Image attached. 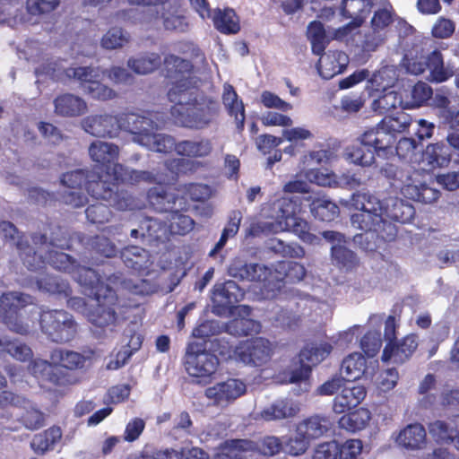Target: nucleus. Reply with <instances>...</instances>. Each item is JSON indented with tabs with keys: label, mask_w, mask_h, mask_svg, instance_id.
I'll return each mask as SVG.
<instances>
[{
	"label": "nucleus",
	"mask_w": 459,
	"mask_h": 459,
	"mask_svg": "<svg viewBox=\"0 0 459 459\" xmlns=\"http://www.w3.org/2000/svg\"><path fill=\"white\" fill-rule=\"evenodd\" d=\"M63 186L67 187L61 195V201L73 208L84 206L87 196L82 189L97 200H104L117 210L126 211L132 205L133 200L126 192L118 190L122 180H116L112 171L91 169H75L64 173L60 178Z\"/></svg>",
	"instance_id": "obj_1"
},
{
	"label": "nucleus",
	"mask_w": 459,
	"mask_h": 459,
	"mask_svg": "<svg viewBox=\"0 0 459 459\" xmlns=\"http://www.w3.org/2000/svg\"><path fill=\"white\" fill-rule=\"evenodd\" d=\"M51 361L33 359L29 365L30 372L39 380L56 386H66L77 382L73 373L84 367L86 358L74 351L54 349L49 356Z\"/></svg>",
	"instance_id": "obj_2"
},
{
	"label": "nucleus",
	"mask_w": 459,
	"mask_h": 459,
	"mask_svg": "<svg viewBox=\"0 0 459 459\" xmlns=\"http://www.w3.org/2000/svg\"><path fill=\"white\" fill-rule=\"evenodd\" d=\"M411 122V117L404 111H399L394 116H385L376 126L365 130L360 134L359 143L365 147L374 149L377 156L387 157L393 154L397 141L396 134L407 131Z\"/></svg>",
	"instance_id": "obj_3"
},
{
	"label": "nucleus",
	"mask_w": 459,
	"mask_h": 459,
	"mask_svg": "<svg viewBox=\"0 0 459 459\" xmlns=\"http://www.w3.org/2000/svg\"><path fill=\"white\" fill-rule=\"evenodd\" d=\"M212 349L222 357L233 358L238 362L253 367L267 364L273 354V343L264 337H252L240 341L233 347L224 337H214Z\"/></svg>",
	"instance_id": "obj_4"
},
{
	"label": "nucleus",
	"mask_w": 459,
	"mask_h": 459,
	"mask_svg": "<svg viewBox=\"0 0 459 459\" xmlns=\"http://www.w3.org/2000/svg\"><path fill=\"white\" fill-rule=\"evenodd\" d=\"M185 96H180L178 101H171L174 105L170 108V115L174 122L188 129L202 130L210 126L219 113V103L211 97L188 98L183 101Z\"/></svg>",
	"instance_id": "obj_5"
},
{
	"label": "nucleus",
	"mask_w": 459,
	"mask_h": 459,
	"mask_svg": "<svg viewBox=\"0 0 459 459\" xmlns=\"http://www.w3.org/2000/svg\"><path fill=\"white\" fill-rule=\"evenodd\" d=\"M39 326L48 341L65 343L75 337L78 325L64 309H47L40 313Z\"/></svg>",
	"instance_id": "obj_6"
},
{
	"label": "nucleus",
	"mask_w": 459,
	"mask_h": 459,
	"mask_svg": "<svg viewBox=\"0 0 459 459\" xmlns=\"http://www.w3.org/2000/svg\"><path fill=\"white\" fill-rule=\"evenodd\" d=\"M163 65L165 77L172 81L168 99L169 101H178L180 96H185L191 89L194 65L191 61L173 54L165 56Z\"/></svg>",
	"instance_id": "obj_7"
},
{
	"label": "nucleus",
	"mask_w": 459,
	"mask_h": 459,
	"mask_svg": "<svg viewBox=\"0 0 459 459\" xmlns=\"http://www.w3.org/2000/svg\"><path fill=\"white\" fill-rule=\"evenodd\" d=\"M94 299L97 302L96 306L88 311L87 317L91 324L100 328L115 325L117 315L125 313L123 308L132 307L130 304H121L118 295L113 289H102V292H99Z\"/></svg>",
	"instance_id": "obj_8"
},
{
	"label": "nucleus",
	"mask_w": 459,
	"mask_h": 459,
	"mask_svg": "<svg viewBox=\"0 0 459 459\" xmlns=\"http://www.w3.org/2000/svg\"><path fill=\"white\" fill-rule=\"evenodd\" d=\"M212 141L204 137L198 140L179 141L176 147V153L178 156L191 159L206 158L212 154ZM195 165L194 161L184 158H174L165 161L166 169L176 175L185 173Z\"/></svg>",
	"instance_id": "obj_9"
},
{
	"label": "nucleus",
	"mask_w": 459,
	"mask_h": 459,
	"mask_svg": "<svg viewBox=\"0 0 459 459\" xmlns=\"http://www.w3.org/2000/svg\"><path fill=\"white\" fill-rule=\"evenodd\" d=\"M105 73L91 66L68 67L65 70L68 78L76 80L85 93L99 100H113L117 96L114 90L100 82L101 74Z\"/></svg>",
	"instance_id": "obj_10"
},
{
	"label": "nucleus",
	"mask_w": 459,
	"mask_h": 459,
	"mask_svg": "<svg viewBox=\"0 0 459 459\" xmlns=\"http://www.w3.org/2000/svg\"><path fill=\"white\" fill-rule=\"evenodd\" d=\"M219 359L213 353L205 351L204 343L192 342L186 348L185 368L193 377H209L214 374Z\"/></svg>",
	"instance_id": "obj_11"
},
{
	"label": "nucleus",
	"mask_w": 459,
	"mask_h": 459,
	"mask_svg": "<svg viewBox=\"0 0 459 459\" xmlns=\"http://www.w3.org/2000/svg\"><path fill=\"white\" fill-rule=\"evenodd\" d=\"M22 264L31 272L41 271L49 264L56 270L71 274L76 269L77 261L64 252L48 250L43 255L33 248L30 254L24 255Z\"/></svg>",
	"instance_id": "obj_12"
},
{
	"label": "nucleus",
	"mask_w": 459,
	"mask_h": 459,
	"mask_svg": "<svg viewBox=\"0 0 459 459\" xmlns=\"http://www.w3.org/2000/svg\"><path fill=\"white\" fill-rule=\"evenodd\" d=\"M31 297L16 291L3 293L1 302L4 310V324L13 332L27 334L29 325L23 323L19 316L20 311L30 303Z\"/></svg>",
	"instance_id": "obj_13"
},
{
	"label": "nucleus",
	"mask_w": 459,
	"mask_h": 459,
	"mask_svg": "<svg viewBox=\"0 0 459 459\" xmlns=\"http://www.w3.org/2000/svg\"><path fill=\"white\" fill-rule=\"evenodd\" d=\"M353 227L365 232H376L383 240L392 241L397 235L396 227L384 214L358 211L351 216Z\"/></svg>",
	"instance_id": "obj_14"
},
{
	"label": "nucleus",
	"mask_w": 459,
	"mask_h": 459,
	"mask_svg": "<svg viewBox=\"0 0 459 459\" xmlns=\"http://www.w3.org/2000/svg\"><path fill=\"white\" fill-rule=\"evenodd\" d=\"M279 218L287 228L296 234L303 242L318 244L320 238L313 232L311 225L304 219L296 216L295 204L291 200L284 199L279 211Z\"/></svg>",
	"instance_id": "obj_15"
},
{
	"label": "nucleus",
	"mask_w": 459,
	"mask_h": 459,
	"mask_svg": "<svg viewBox=\"0 0 459 459\" xmlns=\"http://www.w3.org/2000/svg\"><path fill=\"white\" fill-rule=\"evenodd\" d=\"M150 206L158 212H169L173 209H186V204L178 191L171 192L167 184L158 183L147 191Z\"/></svg>",
	"instance_id": "obj_16"
},
{
	"label": "nucleus",
	"mask_w": 459,
	"mask_h": 459,
	"mask_svg": "<svg viewBox=\"0 0 459 459\" xmlns=\"http://www.w3.org/2000/svg\"><path fill=\"white\" fill-rule=\"evenodd\" d=\"M38 288L45 292L67 299V306L74 310L83 312L86 308V301L81 297H71L72 289L69 283L54 275L46 274L36 280Z\"/></svg>",
	"instance_id": "obj_17"
},
{
	"label": "nucleus",
	"mask_w": 459,
	"mask_h": 459,
	"mask_svg": "<svg viewBox=\"0 0 459 459\" xmlns=\"http://www.w3.org/2000/svg\"><path fill=\"white\" fill-rule=\"evenodd\" d=\"M30 239L37 248L44 246H50L63 250H70L72 248V238L68 231L59 225L52 223L48 224L44 228V231L33 232Z\"/></svg>",
	"instance_id": "obj_18"
},
{
	"label": "nucleus",
	"mask_w": 459,
	"mask_h": 459,
	"mask_svg": "<svg viewBox=\"0 0 459 459\" xmlns=\"http://www.w3.org/2000/svg\"><path fill=\"white\" fill-rule=\"evenodd\" d=\"M82 128L95 137H114L119 132L117 116L110 114H95L85 117L81 121Z\"/></svg>",
	"instance_id": "obj_19"
},
{
	"label": "nucleus",
	"mask_w": 459,
	"mask_h": 459,
	"mask_svg": "<svg viewBox=\"0 0 459 459\" xmlns=\"http://www.w3.org/2000/svg\"><path fill=\"white\" fill-rule=\"evenodd\" d=\"M244 297V292L234 281L215 284L212 292L214 310L218 314L231 310Z\"/></svg>",
	"instance_id": "obj_20"
},
{
	"label": "nucleus",
	"mask_w": 459,
	"mask_h": 459,
	"mask_svg": "<svg viewBox=\"0 0 459 459\" xmlns=\"http://www.w3.org/2000/svg\"><path fill=\"white\" fill-rule=\"evenodd\" d=\"M89 155L95 162L92 169L107 170V174H108V170L114 173V168L117 165H121L117 162L119 149L114 143L95 141L89 147Z\"/></svg>",
	"instance_id": "obj_21"
},
{
	"label": "nucleus",
	"mask_w": 459,
	"mask_h": 459,
	"mask_svg": "<svg viewBox=\"0 0 459 459\" xmlns=\"http://www.w3.org/2000/svg\"><path fill=\"white\" fill-rule=\"evenodd\" d=\"M247 391L244 382L238 379H228L205 389V396L216 405L235 401Z\"/></svg>",
	"instance_id": "obj_22"
},
{
	"label": "nucleus",
	"mask_w": 459,
	"mask_h": 459,
	"mask_svg": "<svg viewBox=\"0 0 459 459\" xmlns=\"http://www.w3.org/2000/svg\"><path fill=\"white\" fill-rule=\"evenodd\" d=\"M418 347V335L407 334L398 342H387L382 353V361L391 359L396 364H403L408 360Z\"/></svg>",
	"instance_id": "obj_23"
},
{
	"label": "nucleus",
	"mask_w": 459,
	"mask_h": 459,
	"mask_svg": "<svg viewBox=\"0 0 459 459\" xmlns=\"http://www.w3.org/2000/svg\"><path fill=\"white\" fill-rule=\"evenodd\" d=\"M117 120L119 130L136 135L140 143L145 137V134H149L156 127V124L151 117L134 112L122 113L117 117Z\"/></svg>",
	"instance_id": "obj_24"
},
{
	"label": "nucleus",
	"mask_w": 459,
	"mask_h": 459,
	"mask_svg": "<svg viewBox=\"0 0 459 459\" xmlns=\"http://www.w3.org/2000/svg\"><path fill=\"white\" fill-rule=\"evenodd\" d=\"M451 156L449 147L444 143H430L422 152L420 169L432 172L436 169L447 167L451 161Z\"/></svg>",
	"instance_id": "obj_25"
},
{
	"label": "nucleus",
	"mask_w": 459,
	"mask_h": 459,
	"mask_svg": "<svg viewBox=\"0 0 459 459\" xmlns=\"http://www.w3.org/2000/svg\"><path fill=\"white\" fill-rule=\"evenodd\" d=\"M228 273L231 277L241 281H264L267 278L268 268L257 263L247 264L236 257L231 261Z\"/></svg>",
	"instance_id": "obj_26"
},
{
	"label": "nucleus",
	"mask_w": 459,
	"mask_h": 459,
	"mask_svg": "<svg viewBox=\"0 0 459 459\" xmlns=\"http://www.w3.org/2000/svg\"><path fill=\"white\" fill-rule=\"evenodd\" d=\"M367 395L365 386L354 385L345 386L333 399V409L335 413L342 414L358 407Z\"/></svg>",
	"instance_id": "obj_27"
},
{
	"label": "nucleus",
	"mask_w": 459,
	"mask_h": 459,
	"mask_svg": "<svg viewBox=\"0 0 459 459\" xmlns=\"http://www.w3.org/2000/svg\"><path fill=\"white\" fill-rule=\"evenodd\" d=\"M428 79L430 82H445L455 75V65L450 61L445 63L444 56L439 49H434L428 54Z\"/></svg>",
	"instance_id": "obj_28"
},
{
	"label": "nucleus",
	"mask_w": 459,
	"mask_h": 459,
	"mask_svg": "<svg viewBox=\"0 0 459 459\" xmlns=\"http://www.w3.org/2000/svg\"><path fill=\"white\" fill-rule=\"evenodd\" d=\"M428 79L430 82H445L455 75V65L450 61L445 63L444 56L439 49H434L428 54Z\"/></svg>",
	"instance_id": "obj_29"
},
{
	"label": "nucleus",
	"mask_w": 459,
	"mask_h": 459,
	"mask_svg": "<svg viewBox=\"0 0 459 459\" xmlns=\"http://www.w3.org/2000/svg\"><path fill=\"white\" fill-rule=\"evenodd\" d=\"M320 58L317 62L316 68L320 76L324 79H331L333 76L342 74L347 65L348 56L342 51H329L319 55Z\"/></svg>",
	"instance_id": "obj_30"
},
{
	"label": "nucleus",
	"mask_w": 459,
	"mask_h": 459,
	"mask_svg": "<svg viewBox=\"0 0 459 459\" xmlns=\"http://www.w3.org/2000/svg\"><path fill=\"white\" fill-rule=\"evenodd\" d=\"M429 432L437 442L459 445V413L448 419V421L435 420L428 426Z\"/></svg>",
	"instance_id": "obj_31"
},
{
	"label": "nucleus",
	"mask_w": 459,
	"mask_h": 459,
	"mask_svg": "<svg viewBox=\"0 0 459 459\" xmlns=\"http://www.w3.org/2000/svg\"><path fill=\"white\" fill-rule=\"evenodd\" d=\"M221 99L228 114L234 117L237 129L243 131L246 120L245 106L230 83H224Z\"/></svg>",
	"instance_id": "obj_32"
},
{
	"label": "nucleus",
	"mask_w": 459,
	"mask_h": 459,
	"mask_svg": "<svg viewBox=\"0 0 459 459\" xmlns=\"http://www.w3.org/2000/svg\"><path fill=\"white\" fill-rule=\"evenodd\" d=\"M55 112L66 117H75L83 115L88 108L86 101L74 94L64 93L54 100Z\"/></svg>",
	"instance_id": "obj_33"
},
{
	"label": "nucleus",
	"mask_w": 459,
	"mask_h": 459,
	"mask_svg": "<svg viewBox=\"0 0 459 459\" xmlns=\"http://www.w3.org/2000/svg\"><path fill=\"white\" fill-rule=\"evenodd\" d=\"M368 12L365 0H342V15L347 19H351L342 29L344 34H347L352 29L360 27L367 19Z\"/></svg>",
	"instance_id": "obj_34"
},
{
	"label": "nucleus",
	"mask_w": 459,
	"mask_h": 459,
	"mask_svg": "<svg viewBox=\"0 0 459 459\" xmlns=\"http://www.w3.org/2000/svg\"><path fill=\"white\" fill-rule=\"evenodd\" d=\"M399 446L410 450H420L427 444L425 428L420 423H412L403 429L396 437Z\"/></svg>",
	"instance_id": "obj_35"
},
{
	"label": "nucleus",
	"mask_w": 459,
	"mask_h": 459,
	"mask_svg": "<svg viewBox=\"0 0 459 459\" xmlns=\"http://www.w3.org/2000/svg\"><path fill=\"white\" fill-rule=\"evenodd\" d=\"M210 18L214 28L222 34H237L240 30L239 17L232 8H216L211 12Z\"/></svg>",
	"instance_id": "obj_36"
},
{
	"label": "nucleus",
	"mask_w": 459,
	"mask_h": 459,
	"mask_svg": "<svg viewBox=\"0 0 459 459\" xmlns=\"http://www.w3.org/2000/svg\"><path fill=\"white\" fill-rule=\"evenodd\" d=\"M80 285L86 287L91 290L93 298L98 296L99 290L102 289H112L105 283L101 276L91 267H86L77 263L76 269L71 273Z\"/></svg>",
	"instance_id": "obj_37"
},
{
	"label": "nucleus",
	"mask_w": 459,
	"mask_h": 459,
	"mask_svg": "<svg viewBox=\"0 0 459 459\" xmlns=\"http://www.w3.org/2000/svg\"><path fill=\"white\" fill-rule=\"evenodd\" d=\"M0 232L5 241L12 242L19 252V256L22 260L24 255L30 254L33 247L30 246L27 237L21 232L18 228L11 221H0Z\"/></svg>",
	"instance_id": "obj_38"
},
{
	"label": "nucleus",
	"mask_w": 459,
	"mask_h": 459,
	"mask_svg": "<svg viewBox=\"0 0 459 459\" xmlns=\"http://www.w3.org/2000/svg\"><path fill=\"white\" fill-rule=\"evenodd\" d=\"M254 449V443L247 439H230L222 443L213 459H246V454Z\"/></svg>",
	"instance_id": "obj_39"
},
{
	"label": "nucleus",
	"mask_w": 459,
	"mask_h": 459,
	"mask_svg": "<svg viewBox=\"0 0 459 459\" xmlns=\"http://www.w3.org/2000/svg\"><path fill=\"white\" fill-rule=\"evenodd\" d=\"M368 368L365 357L359 352H352L346 356L341 365V374L348 382L360 379Z\"/></svg>",
	"instance_id": "obj_40"
},
{
	"label": "nucleus",
	"mask_w": 459,
	"mask_h": 459,
	"mask_svg": "<svg viewBox=\"0 0 459 459\" xmlns=\"http://www.w3.org/2000/svg\"><path fill=\"white\" fill-rule=\"evenodd\" d=\"M415 215L414 207L403 199L394 198L384 209V218L402 224L409 223Z\"/></svg>",
	"instance_id": "obj_41"
},
{
	"label": "nucleus",
	"mask_w": 459,
	"mask_h": 459,
	"mask_svg": "<svg viewBox=\"0 0 459 459\" xmlns=\"http://www.w3.org/2000/svg\"><path fill=\"white\" fill-rule=\"evenodd\" d=\"M333 346L328 342H311L307 343L299 353V361L307 362L311 367L325 360L332 352Z\"/></svg>",
	"instance_id": "obj_42"
},
{
	"label": "nucleus",
	"mask_w": 459,
	"mask_h": 459,
	"mask_svg": "<svg viewBox=\"0 0 459 459\" xmlns=\"http://www.w3.org/2000/svg\"><path fill=\"white\" fill-rule=\"evenodd\" d=\"M329 429V420L326 417L312 415L300 421L297 426V433L307 437L309 441L325 435Z\"/></svg>",
	"instance_id": "obj_43"
},
{
	"label": "nucleus",
	"mask_w": 459,
	"mask_h": 459,
	"mask_svg": "<svg viewBox=\"0 0 459 459\" xmlns=\"http://www.w3.org/2000/svg\"><path fill=\"white\" fill-rule=\"evenodd\" d=\"M62 438V429L58 426H52L44 431L34 435L30 443L31 448L36 454L44 455L53 450L55 446Z\"/></svg>",
	"instance_id": "obj_44"
},
{
	"label": "nucleus",
	"mask_w": 459,
	"mask_h": 459,
	"mask_svg": "<svg viewBox=\"0 0 459 459\" xmlns=\"http://www.w3.org/2000/svg\"><path fill=\"white\" fill-rule=\"evenodd\" d=\"M401 192L404 197L422 204H432L440 196L438 190L429 186L427 184L407 183L401 186Z\"/></svg>",
	"instance_id": "obj_45"
},
{
	"label": "nucleus",
	"mask_w": 459,
	"mask_h": 459,
	"mask_svg": "<svg viewBox=\"0 0 459 459\" xmlns=\"http://www.w3.org/2000/svg\"><path fill=\"white\" fill-rule=\"evenodd\" d=\"M87 249L91 258L96 261L115 257L117 253L115 243L108 238L101 235L91 237L87 242Z\"/></svg>",
	"instance_id": "obj_46"
},
{
	"label": "nucleus",
	"mask_w": 459,
	"mask_h": 459,
	"mask_svg": "<svg viewBox=\"0 0 459 459\" xmlns=\"http://www.w3.org/2000/svg\"><path fill=\"white\" fill-rule=\"evenodd\" d=\"M299 411L291 400H277L261 411V416L265 420H283L295 416Z\"/></svg>",
	"instance_id": "obj_47"
},
{
	"label": "nucleus",
	"mask_w": 459,
	"mask_h": 459,
	"mask_svg": "<svg viewBox=\"0 0 459 459\" xmlns=\"http://www.w3.org/2000/svg\"><path fill=\"white\" fill-rule=\"evenodd\" d=\"M175 191H178L179 193V196L184 198L186 204V209L190 208L189 202L204 203L212 195L211 187L208 185L201 183L179 185L175 187Z\"/></svg>",
	"instance_id": "obj_48"
},
{
	"label": "nucleus",
	"mask_w": 459,
	"mask_h": 459,
	"mask_svg": "<svg viewBox=\"0 0 459 459\" xmlns=\"http://www.w3.org/2000/svg\"><path fill=\"white\" fill-rule=\"evenodd\" d=\"M310 212L321 221H333L340 213L337 204L325 196L315 197L309 204Z\"/></svg>",
	"instance_id": "obj_49"
},
{
	"label": "nucleus",
	"mask_w": 459,
	"mask_h": 459,
	"mask_svg": "<svg viewBox=\"0 0 459 459\" xmlns=\"http://www.w3.org/2000/svg\"><path fill=\"white\" fill-rule=\"evenodd\" d=\"M189 209H173L168 212L169 230L172 235L185 236L193 230L195 221L188 215L183 213Z\"/></svg>",
	"instance_id": "obj_50"
},
{
	"label": "nucleus",
	"mask_w": 459,
	"mask_h": 459,
	"mask_svg": "<svg viewBox=\"0 0 459 459\" xmlns=\"http://www.w3.org/2000/svg\"><path fill=\"white\" fill-rule=\"evenodd\" d=\"M370 420V411L366 408L360 407L354 411L343 414L339 420V426L341 429L350 432H356L363 429Z\"/></svg>",
	"instance_id": "obj_51"
},
{
	"label": "nucleus",
	"mask_w": 459,
	"mask_h": 459,
	"mask_svg": "<svg viewBox=\"0 0 459 459\" xmlns=\"http://www.w3.org/2000/svg\"><path fill=\"white\" fill-rule=\"evenodd\" d=\"M177 143L174 137L165 134H155L151 131L145 134L141 144L147 146L150 150L160 153L176 152Z\"/></svg>",
	"instance_id": "obj_52"
},
{
	"label": "nucleus",
	"mask_w": 459,
	"mask_h": 459,
	"mask_svg": "<svg viewBox=\"0 0 459 459\" xmlns=\"http://www.w3.org/2000/svg\"><path fill=\"white\" fill-rule=\"evenodd\" d=\"M351 205L357 211L384 214L382 202L368 193L357 192L351 197Z\"/></svg>",
	"instance_id": "obj_53"
},
{
	"label": "nucleus",
	"mask_w": 459,
	"mask_h": 459,
	"mask_svg": "<svg viewBox=\"0 0 459 459\" xmlns=\"http://www.w3.org/2000/svg\"><path fill=\"white\" fill-rule=\"evenodd\" d=\"M331 256L340 269H344L347 272L355 269L359 263L357 255L343 245H333Z\"/></svg>",
	"instance_id": "obj_54"
},
{
	"label": "nucleus",
	"mask_w": 459,
	"mask_h": 459,
	"mask_svg": "<svg viewBox=\"0 0 459 459\" xmlns=\"http://www.w3.org/2000/svg\"><path fill=\"white\" fill-rule=\"evenodd\" d=\"M114 175L116 180H122L123 183L135 184L141 181L149 184L156 183V176L150 171L143 170H128L123 165H117L114 168Z\"/></svg>",
	"instance_id": "obj_55"
},
{
	"label": "nucleus",
	"mask_w": 459,
	"mask_h": 459,
	"mask_svg": "<svg viewBox=\"0 0 459 459\" xmlns=\"http://www.w3.org/2000/svg\"><path fill=\"white\" fill-rule=\"evenodd\" d=\"M261 330V324L248 317H236L227 325V331L237 336H247L258 333Z\"/></svg>",
	"instance_id": "obj_56"
},
{
	"label": "nucleus",
	"mask_w": 459,
	"mask_h": 459,
	"mask_svg": "<svg viewBox=\"0 0 459 459\" xmlns=\"http://www.w3.org/2000/svg\"><path fill=\"white\" fill-rule=\"evenodd\" d=\"M161 64L160 56L151 53L128 60V66L136 74H146L154 72Z\"/></svg>",
	"instance_id": "obj_57"
},
{
	"label": "nucleus",
	"mask_w": 459,
	"mask_h": 459,
	"mask_svg": "<svg viewBox=\"0 0 459 459\" xmlns=\"http://www.w3.org/2000/svg\"><path fill=\"white\" fill-rule=\"evenodd\" d=\"M307 37L311 42L312 52L322 55L327 45L325 30L322 22L314 21L307 26Z\"/></svg>",
	"instance_id": "obj_58"
},
{
	"label": "nucleus",
	"mask_w": 459,
	"mask_h": 459,
	"mask_svg": "<svg viewBox=\"0 0 459 459\" xmlns=\"http://www.w3.org/2000/svg\"><path fill=\"white\" fill-rule=\"evenodd\" d=\"M370 149L371 147H368ZM375 155H377L373 149V151L368 150L365 152L361 146H349L345 150V156L347 160H349L351 163L359 165L362 167H368L372 165L375 160Z\"/></svg>",
	"instance_id": "obj_59"
},
{
	"label": "nucleus",
	"mask_w": 459,
	"mask_h": 459,
	"mask_svg": "<svg viewBox=\"0 0 459 459\" xmlns=\"http://www.w3.org/2000/svg\"><path fill=\"white\" fill-rule=\"evenodd\" d=\"M305 177L309 182L322 186L331 187L338 184L336 175L325 168H311L305 171Z\"/></svg>",
	"instance_id": "obj_60"
},
{
	"label": "nucleus",
	"mask_w": 459,
	"mask_h": 459,
	"mask_svg": "<svg viewBox=\"0 0 459 459\" xmlns=\"http://www.w3.org/2000/svg\"><path fill=\"white\" fill-rule=\"evenodd\" d=\"M141 238H148L151 240H160L165 233L164 225L157 219L143 217L139 222Z\"/></svg>",
	"instance_id": "obj_61"
},
{
	"label": "nucleus",
	"mask_w": 459,
	"mask_h": 459,
	"mask_svg": "<svg viewBox=\"0 0 459 459\" xmlns=\"http://www.w3.org/2000/svg\"><path fill=\"white\" fill-rule=\"evenodd\" d=\"M402 99L394 91H389L375 100L372 107L379 114H385L402 105Z\"/></svg>",
	"instance_id": "obj_62"
},
{
	"label": "nucleus",
	"mask_w": 459,
	"mask_h": 459,
	"mask_svg": "<svg viewBox=\"0 0 459 459\" xmlns=\"http://www.w3.org/2000/svg\"><path fill=\"white\" fill-rule=\"evenodd\" d=\"M382 347L381 333L368 330L360 340V348L368 358L375 357Z\"/></svg>",
	"instance_id": "obj_63"
},
{
	"label": "nucleus",
	"mask_w": 459,
	"mask_h": 459,
	"mask_svg": "<svg viewBox=\"0 0 459 459\" xmlns=\"http://www.w3.org/2000/svg\"><path fill=\"white\" fill-rule=\"evenodd\" d=\"M129 41V37L121 28H110L101 39V46L106 49L122 48Z\"/></svg>",
	"instance_id": "obj_64"
}]
</instances>
